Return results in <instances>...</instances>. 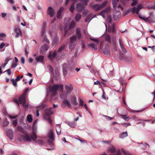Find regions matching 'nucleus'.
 <instances>
[{
	"mask_svg": "<svg viewBox=\"0 0 155 155\" xmlns=\"http://www.w3.org/2000/svg\"><path fill=\"white\" fill-rule=\"evenodd\" d=\"M77 37L76 36H74L70 37V43L69 45V47L70 49H72L74 48L76 45Z\"/></svg>",
	"mask_w": 155,
	"mask_h": 155,
	"instance_id": "20e7f679",
	"label": "nucleus"
},
{
	"mask_svg": "<svg viewBox=\"0 0 155 155\" xmlns=\"http://www.w3.org/2000/svg\"><path fill=\"white\" fill-rule=\"evenodd\" d=\"M66 47V45H61L60 48H59L58 50V52H60L62 51Z\"/></svg>",
	"mask_w": 155,
	"mask_h": 155,
	"instance_id": "f704fd0d",
	"label": "nucleus"
},
{
	"mask_svg": "<svg viewBox=\"0 0 155 155\" xmlns=\"http://www.w3.org/2000/svg\"><path fill=\"white\" fill-rule=\"evenodd\" d=\"M122 125L124 127H127L128 126L131 125V124L130 123H124Z\"/></svg>",
	"mask_w": 155,
	"mask_h": 155,
	"instance_id": "6e6d98bb",
	"label": "nucleus"
},
{
	"mask_svg": "<svg viewBox=\"0 0 155 155\" xmlns=\"http://www.w3.org/2000/svg\"><path fill=\"white\" fill-rule=\"evenodd\" d=\"M62 104L65 105H66L68 107H71V104L67 100L64 101L62 102Z\"/></svg>",
	"mask_w": 155,
	"mask_h": 155,
	"instance_id": "2f4dec72",
	"label": "nucleus"
},
{
	"mask_svg": "<svg viewBox=\"0 0 155 155\" xmlns=\"http://www.w3.org/2000/svg\"><path fill=\"white\" fill-rule=\"evenodd\" d=\"M45 32V26H44L43 27V28L42 29V31H41V33L42 36H43V35H44V34Z\"/></svg>",
	"mask_w": 155,
	"mask_h": 155,
	"instance_id": "4d7b16f0",
	"label": "nucleus"
},
{
	"mask_svg": "<svg viewBox=\"0 0 155 155\" xmlns=\"http://www.w3.org/2000/svg\"><path fill=\"white\" fill-rule=\"evenodd\" d=\"M17 130L18 131L21 132L22 134L24 133V130L23 128L21 126H18Z\"/></svg>",
	"mask_w": 155,
	"mask_h": 155,
	"instance_id": "7c9ffc66",
	"label": "nucleus"
},
{
	"mask_svg": "<svg viewBox=\"0 0 155 155\" xmlns=\"http://www.w3.org/2000/svg\"><path fill=\"white\" fill-rule=\"evenodd\" d=\"M76 34L78 39H80L81 36L80 28H77L76 29Z\"/></svg>",
	"mask_w": 155,
	"mask_h": 155,
	"instance_id": "aec40b11",
	"label": "nucleus"
},
{
	"mask_svg": "<svg viewBox=\"0 0 155 155\" xmlns=\"http://www.w3.org/2000/svg\"><path fill=\"white\" fill-rule=\"evenodd\" d=\"M121 151L125 155H132V154L129 152H126L125 150L124 149H121Z\"/></svg>",
	"mask_w": 155,
	"mask_h": 155,
	"instance_id": "4c0bfd02",
	"label": "nucleus"
},
{
	"mask_svg": "<svg viewBox=\"0 0 155 155\" xmlns=\"http://www.w3.org/2000/svg\"><path fill=\"white\" fill-rule=\"evenodd\" d=\"M35 58V60L37 61V62L42 63L44 60V57L43 56L40 55L36 57Z\"/></svg>",
	"mask_w": 155,
	"mask_h": 155,
	"instance_id": "2eb2a0df",
	"label": "nucleus"
},
{
	"mask_svg": "<svg viewBox=\"0 0 155 155\" xmlns=\"http://www.w3.org/2000/svg\"><path fill=\"white\" fill-rule=\"evenodd\" d=\"M5 72H7L8 75H10L11 74V71L10 69H8L6 70Z\"/></svg>",
	"mask_w": 155,
	"mask_h": 155,
	"instance_id": "680f3d73",
	"label": "nucleus"
},
{
	"mask_svg": "<svg viewBox=\"0 0 155 155\" xmlns=\"http://www.w3.org/2000/svg\"><path fill=\"white\" fill-rule=\"evenodd\" d=\"M11 60H12V59L9 57L7 58L5 60V63H7L8 64V62Z\"/></svg>",
	"mask_w": 155,
	"mask_h": 155,
	"instance_id": "e2e57ef3",
	"label": "nucleus"
},
{
	"mask_svg": "<svg viewBox=\"0 0 155 155\" xmlns=\"http://www.w3.org/2000/svg\"><path fill=\"white\" fill-rule=\"evenodd\" d=\"M75 24V23L74 21H72L70 24L69 28H73L74 27Z\"/></svg>",
	"mask_w": 155,
	"mask_h": 155,
	"instance_id": "79ce46f5",
	"label": "nucleus"
},
{
	"mask_svg": "<svg viewBox=\"0 0 155 155\" xmlns=\"http://www.w3.org/2000/svg\"><path fill=\"white\" fill-rule=\"evenodd\" d=\"M6 36L5 34L3 33L0 34V40H3V38Z\"/></svg>",
	"mask_w": 155,
	"mask_h": 155,
	"instance_id": "de8ad7c7",
	"label": "nucleus"
},
{
	"mask_svg": "<svg viewBox=\"0 0 155 155\" xmlns=\"http://www.w3.org/2000/svg\"><path fill=\"white\" fill-rule=\"evenodd\" d=\"M107 21L111 23V22L112 19L111 16L110 15H108L107 16Z\"/></svg>",
	"mask_w": 155,
	"mask_h": 155,
	"instance_id": "603ef678",
	"label": "nucleus"
},
{
	"mask_svg": "<svg viewBox=\"0 0 155 155\" xmlns=\"http://www.w3.org/2000/svg\"><path fill=\"white\" fill-rule=\"evenodd\" d=\"M124 90L123 87L122 86L121 87H120L119 90L117 91L119 93H121Z\"/></svg>",
	"mask_w": 155,
	"mask_h": 155,
	"instance_id": "052dcab7",
	"label": "nucleus"
},
{
	"mask_svg": "<svg viewBox=\"0 0 155 155\" xmlns=\"http://www.w3.org/2000/svg\"><path fill=\"white\" fill-rule=\"evenodd\" d=\"M7 134L9 138L11 139H13V132L12 130H9L7 132Z\"/></svg>",
	"mask_w": 155,
	"mask_h": 155,
	"instance_id": "412c9836",
	"label": "nucleus"
},
{
	"mask_svg": "<svg viewBox=\"0 0 155 155\" xmlns=\"http://www.w3.org/2000/svg\"><path fill=\"white\" fill-rule=\"evenodd\" d=\"M52 139H49L48 140V143L50 146H53V140Z\"/></svg>",
	"mask_w": 155,
	"mask_h": 155,
	"instance_id": "49530a36",
	"label": "nucleus"
},
{
	"mask_svg": "<svg viewBox=\"0 0 155 155\" xmlns=\"http://www.w3.org/2000/svg\"><path fill=\"white\" fill-rule=\"evenodd\" d=\"M77 11L78 12H81L84 9V6L81 3H78L77 5Z\"/></svg>",
	"mask_w": 155,
	"mask_h": 155,
	"instance_id": "dca6fc26",
	"label": "nucleus"
},
{
	"mask_svg": "<svg viewBox=\"0 0 155 155\" xmlns=\"http://www.w3.org/2000/svg\"><path fill=\"white\" fill-rule=\"evenodd\" d=\"M56 54V53L55 52H54L52 54L50 53L48 55V58L51 59H52L54 58Z\"/></svg>",
	"mask_w": 155,
	"mask_h": 155,
	"instance_id": "c85d7f7f",
	"label": "nucleus"
},
{
	"mask_svg": "<svg viewBox=\"0 0 155 155\" xmlns=\"http://www.w3.org/2000/svg\"><path fill=\"white\" fill-rule=\"evenodd\" d=\"M138 0H132L133 2L131 3V5L132 7L135 6L138 3Z\"/></svg>",
	"mask_w": 155,
	"mask_h": 155,
	"instance_id": "e433bc0d",
	"label": "nucleus"
},
{
	"mask_svg": "<svg viewBox=\"0 0 155 155\" xmlns=\"http://www.w3.org/2000/svg\"><path fill=\"white\" fill-rule=\"evenodd\" d=\"M102 51L103 53L105 55H108L110 54V51L109 46L105 47Z\"/></svg>",
	"mask_w": 155,
	"mask_h": 155,
	"instance_id": "f8f14e48",
	"label": "nucleus"
},
{
	"mask_svg": "<svg viewBox=\"0 0 155 155\" xmlns=\"http://www.w3.org/2000/svg\"><path fill=\"white\" fill-rule=\"evenodd\" d=\"M71 101L72 102L74 105L76 106L78 105V104L77 102L76 97H72Z\"/></svg>",
	"mask_w": 155,
	"mask_h": 155,
	"instance_id": "cd10ccee",
	"label": "nucleus"
},
{
	"mask_svg": "<svg viewBox=\"0 0 155 155\" xmlns=\"http://www.w3.org/2000/svg\"><path fill=\"white\" fill-rule=\"evenodd\" d=\"M93 14L92 13L90 14L85 19V22H86L89 21L90 20H91L93 18Z\"/></svg>",
	"mask_w": 155,
	"mask_h": 155,
	"instance_id": "393cba45",
	"label": "nucleus"
},
{
	"mask_svg": "<svg viewBox=\"0 0 155 155\" xmlns=\"http://www.w3.org/2000/svg\"><path fill=\"white\" fill-rule=\"evenodd\" d=\"M13 124L15 126H16L17 124V121L16 120H14L13 122Z\"/></svg>",
	"mask_w": 155,
	"mask_h": 155,
	"instance_id": "0e129e2a",
	"label": "nucleus"
},
{
	"mask_svg": "<svg viewBox=\"0 0 155 155\" xmlns=\"http://www.w3.org/2000/svg\"><path fill=\"white\" fill-rule=\"evenodd\" d=\"M109 150L112 153H114L116 150L115 148L114 147H111L109 149Z\"/></svg>",
	"mask_w": 155,
	"mask_h": 155,
	"instance_id": "3c124183",
	"label": "nucleus"
},
{
	"mask_svg": "<svg viewBox=\"0 0 155 155\" xmlns=\"http://www.w3.org/2000/svg\"><path fill=\"white\" fill-rule=\"evenodd\" d=\"M121 152L120 150H118L117 152V153L116 154H111L110 155H120Z\"/></svg>",
	"mask_w": 155,
	"mask_h": 155,
	"instance_id": "69168bd1",
	"label": "nucleus"
},
{
	"mask_svg": "<svg viewBox=\"0 0 155 155\" xmlns=\"http://www.w3.org/2000/svg\"><path fill=\"white\" fill-rule=\"evenodd\" d=\"M48 46L45 44L42 46L40 51V53L41 54H44V53L47 51L48 49Z\"/></svg>",
	"mask_w": 155,
	"mask_h": 155,
	"instance_id": "9b49d317",
	"label": "nucleus"
},
{
	"mask_svg": "<svg viewBox=\"0 0 155 155\" xmlns=\"http://www.w3.org/2000/svg\"><path fill=\"white\" fill-rule=\"evenodd\" d=\"M111 11V9L110 7H108L106 9L102 11L100 13V15L105 18V14L109 13Z\"/></svg>",
	"mask_w": 155,
	"mask_h": 155,
	"instance_id": "423d86ee",
	"label": "nucleus"
},
{
	"mask_svg": "<svg viewBox=\"0 0 155 155\" xmlns=\"http://www.w3.org/2000/svg\"><path fill=\"white\" fill-rule=\"evenodd\" d=\"M64 8L62 7H61L58 10L57 15V17L58 18H60L61 17V13L64 11Z\"/></svg>",
	"mask_w": 155,
	"mask_h": 155,
	"instance_id": "f3484780",
	"label": "nucleus"
},
{
	"mask_svg": "<svg viewBox=\"0 0 155 155\" xmlns=\"http://www.w3.org/2000/svg\"><path fill=\"white\" fill-rule=\"evenodd\" d=\"M23 139L27 142H30L31 140V136L28 134H25L21 135Z\"/></svg>",
	"mask_w": 155,
	"mask_h": 155,
	"instance_id": "1a4fd4ad",
	"label": "nucleus"
},
{
	"mask_svg": "<svg viewBox=\"0 0 155 155\" xmlns=\"http://www.w3.org/2000/svg\"><path fill=\"white\" fill-rule=\"evenodd\" d=\"M48 13L50 17L53 16L54 13V9L51 7H49L48 10Z\"/></svg>",
	"mask_w": 155,
	"mask_h": 155,
	"instance_id": "4468645a",
	"label": "nucleus"
},
{
	"mask_svg": "<svg viewBox=\"0 0 155 155\" xmlns=\"http://www.w3.org/2000/svg\"><path fill=\"white\" fill-rule=\"evenodd\" d=\"M81 16L80 13H78L77 14L75 17V21L77 22H78L81 19Z\"/></svg>",
	"mask_w": 155,
	"mask_h": 155,
	"instance_id": "4be33fe9",
	"label": "nucleus"
},
{
	"mask_svg": "<svg viewBox=\"0 0 155 155\" xmlns=\"http://www.w3.org/2000/svg\"><path fill=\"white\" fill-rule=\"evenodd\" d=\"M143 147L142 148H143L144 149H146V148H147L148 147V148L149 147H150V146L149 145L147 144V143H144V145H143Z\"/></svg>",
	"mask_w": 155,
	"mask_h": 155,
	"instance_id": "5fc2aeb1",
	"label": "nucleus"
},
{
	"mask_svg": "<svg viewBox=\"0 0 155 155\" xmlns=\"http://www.w3.org/2000/svg\"><path fill=\"white\" fill-rule=\"evenodd\" d=\"M119 42L122 51L124 53H126L127 51L124 46L123 42L120 37L119 38Z\"/></svg>",
	"mask_w": 155,
	"mask_h": 155,
	"instance_id": "9d476101",
	"label": "nucleus"
},
{
	"mask_svg": "<svg viewBox=\"0 0 155 155\" xmlns=\"http://www.w3.org/2000/svg\"><path fill=\"white\" fill-rule=\"evenodd\" d=\"M63 85L54 84L52 86L49 87V90L50 92H51V96L52 97L55 96L57 93V91L59 88H60L61 90L63 89Z\"/></svg>",
	"mask_w": 155,
	"mask_h": 155,
	"instance_id": "f257e3e1",
	"label": "nucleus"
},
{
	"mask_svg": "<svg viewBox=\"0 0 155 155\" xmlns=\"http://www.w3.org/2000/svg\"><path fill=\"white\" fill-rule=\"evenodd\" d=\"M115 31V28L114 25L111 27L109 28V31L110 32H114Z\"/></svg>",
	"mask_w": 155,
	"mask_h": 155,
	"instance_id": "37998d69",
	"label": "nucleus"
},
{
	"mask_svg": "<svg viewBox=\"0 0 155 155\" xmlns=\"http://www.w3.org/2000/svg\"><path fill=\"white\" fill-rule=\"evenodd\" d=\"M68 94H69L67 93L65 91H62L60 93V97L62 99H66Z\"/></svg>",
	"mask_w": 155,
	"mask_h": 155,
	"instance_id": "ddd939ff",
	"label": "nucleus"
},
{
	"mask_svg": "<svg viewBox=\"0 0 155 155\" xmlns=\"http://www.w3.org/2000/svg\"><path fill=\"white\" fill-rule=\"evenodd\" d=\"M105 40L108 42L110 43L111 42V39L110 38V36L109 35H105Z\"/></svg>",
	"mask_w": 155,
	"mask_h": 155,
	"instance_id": "72a5a7b5",
	"label": "nucleus"
},
{
	"mask_svg": "<svg viewBox=\"0 0 155 155\" xmlns=\"http://www.w3.org/2000/svg\"><path fill=\"white\" fill-rule=\"evenodd\" d=\"M59 43V38L58 37H55L54 38L53 41L52 45L53 46H56Z\"/></svg>",
	"mask_w": 155,
	"mask_h": 155,
	"instance_id": "a211bd4d",
	"label": "nucleus"
},
{
	"mask_svg": "<svg viewBox=\"0 0 155 155\" xmlns=\"http://www.w3.org/2000/svg\"><path fill=\"white\" fill-rule=\"evenodd\" d=\"M88 46L91 47L93 50H96L97 49L96 45L92 43H90L88 45Z\"/></svg>",
	"mask_w": 155,
	"mask_h": 155,
	"instance_id": "bb28decb",
	"label": "nucleus"
},
{
	"mask_svg": "<svg viewBox=\"0 0 155 155\" xmlns=\"http://www.w3.org/2000/svg\"><path fill=\"white\" fill-rule=\"evenodd\" d=\"M56 127H58V129H56V131L57 133V134L58 135H59L61 134V130L60 129V125L59 124H57L56 125Z\"/></svg>",
	"mask_w": 155,
	"mask_h": 155,
	"instance_id": "473e14b6",
	"label": "nucleus"
},
{
	"mask_svg": "<svg viewBox=\"0 0 155 155\" xmlns=\"http://www.w3.org/2000/svg\"><path fill=\"white\" fill-rule=\"evenodd\" d=\"M42 42H46L47 44H49L50 43V41L49 40L46 38L45 36L42 40Z\"/></svg>",
	"mask_w": 155,
	"mask_h": 155,
	"instance_id": "ea45409f",
	"label": "nucleus"
},
{
	"mask_svg": "<svg viewBox=\"0 0 155 155\" xmlns=\"http://www.w3.org/2000/svg\"><path fill=\"white\" fill-rule=\"evenodd\" d=\"M68 124L71 127H73V128H74L76 126V124H75V122H69Z\"/></svg>",
	"mask_w": 155,
	"mask_h": 155,
	"instance_id": "58836bf2",
	"label": "nucleus"
},
{
	"mask_svg": "<svg viewBox=\"0 0 155 155\" xmlns=\"http://www.w3.org/2000/svg\"><path fill=\"white\" fill-rule=\"evenodd\" d=\"M17 65V64L16 63L13 62L12 64V68H15V67H16Z\"/></svg>",
	"mask_w": 155,
	"mask_h": 155,
	"instance_id": "774afa93",
	"label": "nucleus"
},
{
	"mask_svg": "<svg viewBox=\"0 0 155 155\" xmlns=\"http://www.w3.org/2000/svg\"><path fill=\"white\" fill-rule=\"evenodd\" d=\"M30 136L31 140L32 139L34 141L36 140V139L37 138V136L35 132H33Z\"/></svg>",
	"mask_w": 155,
	"mask_h": 155,
	"instance_id": "a878e982",
	"label": "nucleus"
},
{
	"mask_svg": "<svg viewBox=\"0 0 155 155\" xmlns=\"http://www.w3.org/2000/svg\"><path fill=\"white\" fill-rule=\"evenodd\" d=\"M9 124V122L8 121L7 118H6L2 122L3 127H5L8 125Z\"/></svg>",
	"mask_w": 155,
	"mask_h": 155,
	"instance_id": "5701e85b",
	"label": "nucleus"
},
{
	"mask_svg": "<svg viewBox=\"0 0 155 155\" xmlns=\"http://www.w3.org/2000/svg\"><path fill=\"white\" fill-rule=\"evenodd\" d=\"M52 108H50L49 110L47 112H46L44 115V117L45 119H49L50 118V116L51 114H53V112L50 110Z\"/></svg>",
	"mask_w": 155,
	"mask_h": 155,
	"instance_id": "6e6552de",
	"label": "nucleus"
},
{
	"mask_svg": "<svg viewBox=\"0 0 155 155\" xmlns=\"http://www.w3.org/2000/svg\"><path fill=\"white\" fill-rule=\"evenodd\" d=\"M143 8L142 5L140 4L137 6V8L135 7L132 8L131 9L130 11L133 14L136 13L138 15L139 11Z\"/></svg>",
	"mask_w": 155,
	"mask_h": 155,
	"instance_id": "39448f33",
	"label": "nucleus"
},
{
	"mask_svg": "<svg viewBox=\"0 0 155 155\" xmlns=\"http://www.w3.org/2000/svg\"><path fill=\"white\" fill-rule=\"evenodd\" d=\"M107 1H105L104 2H103L101 4H94L92 6V8L94 10L96 11H98L99 10L105 7L107 5Z\"/></svg>",
	"mask_w": 155,
	"mask_h": 155,
	"instance_id": "7ed1b4c3",
	"label": "nucleus"
},
{
	"mask_svg": "<svg viewBox=\"0 0 155 155\" xmlns=\"http://www.w3.org/2000/svg\"><path fill=\"white\" fill-rule=\"evenodd\" d=\"M15 31L16 33L15 35V37L16 38L18 37L21 35V33L20 30L19 28H15Z\"/></svg>",
	"mask_w": 155,
	"mask_h": 155,
	"instance_id": "6ab92c4d",
	"label": "nucleus"
},
{
	"mask_svg": "<svg viewBox=\"0 0 155 155\" xmlns=\"http://www.w3.org/2000/svg\"><path fill=\"white\" fill-rule=\"evenodd\" d=\"M48 121V122L51 124L52 123V120H51V119L49 118V119H46Z\"/></svg>",
	"mask_w": 155,
	"mask_h": 155,
	"instance_id": "338daca9",
	"label": "nucleus"
},
{
	"mask_svg": "<svg viewBox=\"0 0 155 155\" xmlns=\"http://www.w3.org/2000/svg\"><path fill=\"white\" fill-rule=\"evenodd\" d=\"M27 120L29 122H31L32 120V116L31 115H28L27 117Z\"/></svg>",
	"mask_w": 155,
	"mask_h": 155,
	"instance_id": "a18cd8bd",
	"label": "nucleus"
},
{
	"mask_svg": "<svg viewBox=\"0 0 155 155\" xmlns=\"http://www.w3.org/2000/svg\"><path fill=\"white\" fill-rule=\"evenodd\" d=\"M118 1L113 0L112 4L114 8H115L117 7Z\"/></svg>",
	"mask_w": 155,
	"mask_h": 155,
	"instance_id": "a19ab883",
	"label": "nucleus"
},
{
	"mask_svg": "<svg viewBox=\"0 0 155 155\" xmlns=\"http://www.w3.org/2000/svg\"><path fill=\"white\" fill-rule=\"evenodd\" d=\"M120 115L121 116L122 118L124 119L126 121H128L130 119L129 117L127 116V115H123L120 114Z\"/></svg>",
	"mask_w": 155,
	"mask_h": 155,
	"instance_id": "c756f323",
	"label": "nucleus"
},
{
	"mask_svg": "<svg viewBox=\"0 0 155 155\" xmlns=\"http://www.w3.org/2000/svg\"><path fill=\"white\" fill-rule=\"evenodd\" d=\"M79 106H83L84 105V102L81 98H79Z\"/></svg>",
	"mask_w": 155,
	"mask_h": 155,
	"instance_id": "09e8293b",
	"label": "nucleus"
},
{
	"mask_svg": "<svg viewBox=\"0 0 155 155\" xmlns=\"http://www.w3.org/2000/svg\"><path fill=\"white\" fill-rule=\"evenodd\" d=\"M128 136L127 133V132L122 133L120 136V137L123 138Z\"/></svg>",
	"mask_w": 155,
	"mask_h": 155,
	"instance_id": "c9c22d12",
	"label": "nucleus"
},
{
	"mask_svg": "<svg viewBox=\"0 0 155 155\" xmlns=\"http://www.w3.org/2000/svg\"><path fill=\"white\" fill-rule=\"evenodd\" d=\"M88 12L89 11L87 9H85L83 11V14L84 15H86L88 13Z\"/></svg>",
	"mask_w": 155,
	"mask_h": 155,
	"instance_id": "bf43d9fd",
	"label": "nucleus"
},
{
	"mask_svg": "<svg viewBox=\"0 0 155 155\" xmlns=\"http://www.w3.org/2000/svg\"><path fill=\"white\" fill-rule=\"evenodd\" d=\"M70 10L71 12L73 13L74 10V3H73L72 5H71L70 8L69 9Z\"/></svg>",
	"mask_w": 155,
	"mask_h": 155,
	"instance_id": "c03bdc74",
	"label": "nucleus"
},
{
	"mask_svg": "<svg viewBox=\"0 0 155 155\" xmlns=\"http://www.w3.org/2000/svg\"><path fill=\"white\" fill-rule=\"evenodd\" d=\"M48 137L50 139L54 140V137L52 130H50L48 134Z\"/></svg>",
	"mask_w": 155,
	"mask_h": 155,
	"instance_id": "b1692460",
	"label": "nucleus"
},
{
	"mask_svg": "<svg viewBox=\"0 0 155 155\" xmlns=\"http://www.w3.org/2000/svg\"><path fill=\"white\" fill-rule=\"evenodd\" d=\"M36 142L41 145H42L43 144V141L41 140H37L36 141Z\"/></svg>",
	"mask_w": 155,
	"mask_h": 155,
	"instance_id": "13d9d810",
	"label": "nucleus"
},
{
	"mask_svg": "<svg viewBox=\"0 0 155 155\" xmlns=\"http://www.w3.org/2000/svg\"><path fill=\"white\" fill-rule=\"evenodd\" d=\"M120 58L121 59L125 60L126 57L123 54H120Z\"/></svg>",
	"mask_w": 155,
	"mask_h": 155,
	"instance_id": "864d4df0",
	"label": "nucleus"
},
{
	"mask_svg": "<svg viewBox=\"0 0 155 155\" xmlns=\"http://www.w3.org/2000/svg\"><path fill=\"white\" fill-rule=\"evenodd\" d=\"M65 89L66 90L65 91L69 94L72 90L73 86L71 84H68L65 85Z\"/></svg>",
	"mask_w": 155,
	"mask_h": 155,
	"instance_id": "0eeeda50",
	"label": "nucleus"
},
{
	"mask_svg": "<svg viewBox=\"0 0 155 155\" xmlns=\"http://www.w3.org/2000/svg\"><path fill=\"white\" fill-rule=\"evenodd\" d=\"M26 94H23L18 97V101L19 103L22 104V106L26 110L28 109L29 106V104L26 103Z\"/></svg>",
	"mask_w": 155,
	"mask_h": 155,
	"instance_id": "f03ea898",
	"label": "nucleus"
},
{
	"mask_svg": "<svg viewBox=\"0 0 155 155\" xmlns=\"http://www.w3.org/2000/svg\"><path fill=\"white\" fill-rule=\"evenodd\" d=\"M11 82L12 83L13 85L14 86H16L17 85V83H16V81H15V80L14 79H11Z\"/></svg>",
	"mask_w": 155,
	"mask_h": 155,
	"instance_id": "8fccbe9b",
	"label": "nucleus"
}]
</instances>
